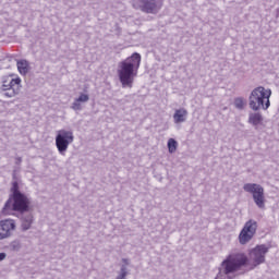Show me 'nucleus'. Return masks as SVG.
<instances>
[{"label":"nucleus","mask_w":279,"mask_h":279,"mask_svg":"<svg viewBox=\"0 0 279 279\" xmlns=\"http://www.w3.org/2000/svg\"><path fill=\"white\" fill-rule=\"evenodd\" d=\"M13 182L11 186V194L9 198L4 203L1 215L3 217H10V215H14V213H29V207L32 206V198L23 192H21V187H19V181H16V174H13Z\"/></svg>","instance_id":"nucleus-1"},{"label":"nucleus","mask_w":279,"mask_h":279,"mask_svg":"<svg viewBox=\"0 0 279 279\" xmlns=\"http://www.w3.org/2000/svg\"><path fill=\"white\" fill-rule=\"evenodd\" d=\"M141 69V53L134 52L132 57L121 61L118 65V77L122 88H132L134 78L138 75Z\"/></svg>","instance_id":"nucleus-2"},{"label":"nucleus","mask_w":279,"mask_h":279,"mask_svg":"<svg viewBox=\"0 0 279 279\" xmlns=\"http://www.w3.org/2000/svg\"><path fill=\"white\" fill-rule=\"evenodd\" d=\"M247 255L245 253H233L226 257L218 267V274L215 279H234V274L241 271L242 267L247 265Z\"/></svg>","instance_id":"nucleus-3"},{"label":"nucleus","mask_w":279,"mask_h":279,"mask_svg":"<svg viewBox=\"0 0 279 279\" xmlns=\"http://www.w3.org/2000/svg\"><path fill=\"white\" fill-rule=\"evenodd\" d=\"M271 97V89H266L263 86H258L251 92L248 97V106L254 112L258 110H268L271 102L269 98Z\"/></svg>","instance_id":"nucleus-4"},{"label":"nucleus","mask_w":279,"mask_h":279,"mask_svg":"<svg viewBox=\"0 0 279 279\" xmlns=\"http://www.w3.org/2000/svg\"><path fill=\"white\" fill-rule=\"evenodd\" d=\"M243 191L252 195L254 204L260 210H265V204L267 199L265 198V187L258 183H245L243 185Z\"/></svg>","instance_id":"nucleus-5"},{"label":"nucleus","mask_w":279,"mask_h":279,"mask_svg":"<svg viewBox=\"0 0 279 279\" xmlns=\"http://www.w3.org/2000/svg\"><path fill=\"white\" fill-rule=\"evenodd\" d=\"M21 92V80L13 78L12 76H5L2 78V87L1 94L3 97L11 99L12 97H16Z\"/></svg>","instance_id":"nucleus-6"},{"label":"nucleus","mask_w":279,"mask_h":279,"mask_svg":"<svg viewBox=\"0 0 279 279\" xmlns=\"http://www.w3.org/2000/svg\"><path fill=\"white\" fill-rule=\"evenodd\" d=\"M73 141H74V136L71 131H66V130L58 131V134L56 136V147L59 154H61V156H65L66 149H69V145H71Z\"/></svg>","instance_id":"nucleus-7"},{"label":"nucleus","mask_w":279,"mask_h":279,"mask_svg":"<svg viewBox=\"0 0 279 279\" xmlns=\"http://www.w3.org/2000/svg\"><path fill=\"white\" fill-rule=\"evenodd\" d=\"M256 230H258V222L256 220H248L245 222L243 229L239 234V242L241 245H247L252 239H254V234H256Z\"/></svg>","instance_id":"nucleus-8"},{"label":"nucleus","mask_w":279,"mask_h":279,"mask_svg":"<svg viewBox=\"0 0 279 279\" xmlns=\"http://www.w3.org/2000/svg\"><path fill=\"white\" fill-rule=\"evenodd\" d=\"M133 8L145 14H158L161 7L156 0H133Z\"/></svg>","instance_id":"nucleus-9"},{"label":"nucleus","mask_w":279,"mask_h":279,"mask_svg":"<svg viewBox=\"0 0 279 279\" xmlns=\"http://www.w3.org/2000/svg\"><path fill=\"white\" fill-rule=\"evenodd\" d=\"M267 252H269V247L265 244H260L255 246L250 252V259L253 263V268L258 267V265H263L265 263V256H267Z\"/></svg>","instance_id":"nucleus-10"},{"label":"nucleus","mask_w":279,"mask_h":279,"mask_svg":"<svg viewBox=\"0 0 279 279\" xmlns=\"http://www.w3.org/2000/svg\"><path fill=\"white\" fill-rule=\"evenodd\" d=\"M16 231V220L12 218H7L0 220V241H5V239H11V236Z\"/></svg>","instance_id":"nucleus-11"},{"label":"nucleus","mask_w":279,"mask_h":279,"mask_svg":"<svg viewBox=\"0 0 279 279\" xmlns=\"http://www.w3.org/2000/svg\"><path fill=\"white\" fill-rule=\"evenodd\" d=\"M20 222L22 232H27V230H32V226H34V215L23 213L20 214Z\"/></svg>","instance_id":"nucleus-12"},{"label":"nucleus","mask_w":279,"mask_h":279,"mask_svg":"<svg viewBox=\"0 0 279 279\" xmlns=\"http://www.w3.org/2000/svg\"><path fill=\"white\" fill-rule=\"evenodd\" d=\"M189 117V111L185 108L177 109L173 114V121L175 124L184 123Z\"/></svg>","instance_id":"nucleus-13"},{"label":"nucleus","mask_w":279,"mask_h":279,"mask_svg":"<svg viewBox=\"0 0 279 279\" xmlns=\"http://www.w3.org/2000/svg\"><path fill=\"white\" fill-rule=\"evenodd\" d=\"M89 99L90 97L88 96V94H81L78 98H76L72 104V110H82V104H86Z\"/></svg>","instance_id":"nucleus-14"},{"label":"nucleus","mask_w":279,"mask_h":279,"mask_svg":"<svg viewBox=\"0 0 279 279\" xmlns=\"http://www.w3.org/2000/svg\"><path fill=\"white\" fill-rule=\"evenodd\" d=\"M248 123L254 128H258V125H263V113L260 112L250 113Z\"/></svg>","instance_id":"nucleus-15"},{"label":"nucleus","mask_w":279,"mask_h":279,"mask_svg":"<svg viewBox=\"0 0 279 279\" xmlns=\"http://www.w3.org/2000/svg\"><path fill=\"white\" fill-rule=\"evenodd\" d=\"M17 71L21 75H27L29 73V62L27 60L17 61Z\"/></svg>","instance_id":"nucleus-16"},{"label":"nucleus","mask_w":279,"mask_h":279,"mask_svg":"<svg viewBox=\"0 0 279 279\" xmlns=\"http://www.w3.org/2000/svg\"><path fill=\"white\" fill-rule=\"evenodd\" d=\"M168 151L169 154H175L178 151V141L173 138L168 140Z\"/></svg>","instance_id":"nucleus-17"},{"label":"nucleus","mask_w":279,"mask_h":279,"mask_svg":"<svg viewBox=\"0 0 279 279\" xmlns=\"http://www.w3.org/2000/svg\"><path fill=\"white\" fill-rule=\"evenodd\" d=\"M130 275V270L125 265H121L120 271L118 272V276L116 279H126L128 276Z\"/></svg>","instance_id":"nucleus-18"},{"label":"nucleus","mask_w":279,"mask_h":279,"mask_svg":"<svg viewBox=\"0 0 279 279\" xmlns=\"http://www.w3.org/2000/svg\"><path fill=\"white\" fill-rule=\"evenodd\" d=\"M233 104L238 110H243L245 108V99L243 97L234 98Z\"/></svg>","instance_id":"nucleus-19"},{"label":"nucleus","mask_w":279,"mask_h":279,"mask_svg":"<svg viewBox=\"0 0 279 279\" xmlns=\"http://www.w3.org/2000/svg\"><path fill=\"white\" fill-rule=\"evenodd\" d=\"M9 250L11 252H19L21 250V240H13L10 242Z\"/></svg>","instance_id":"nucleus-20"},{"label":"nucleus","mask_w":279,"mask_h":279,"mask_svg":"<svg viewBox=\"0 0 279 279\" xmlns=\"http://www.w3.org/2000/svg\"><path fill=\"white\" fill-rule=\"evenodd\" d=\"M122 265H125L128 267L130 265V259L129 258H122Z\"/></svg>","instance_id":"nucleus-21"},{"label":"nucleus","mask_w":279,"mask_h":279,"mask_svg":"<svg viewBox=\"0 0 279 279\" xmlns=\"http://www.w3.org/2000/svg\"><path fill=\"white\" fill-rule=\"evenodd\" d=\"M4 258H8V254H5V253H0V263H2V260H3Z\"/></svg>","instance_id":"nucleus-22"},{"label":"nucleus","mask_w":279,"mask_h":279,"mask_svg":"<svg viewBox=\"0 0 279 279\" xmlns=\"http://www.w3.org/2000/svg\"><path fill=\"white\" fill-rule=\"evenodd\" d=\"M21 162H23V158L16 157L15 158V165H21Z\"/></svg>","instance_id":"nucleus-23"}]
</instances>
